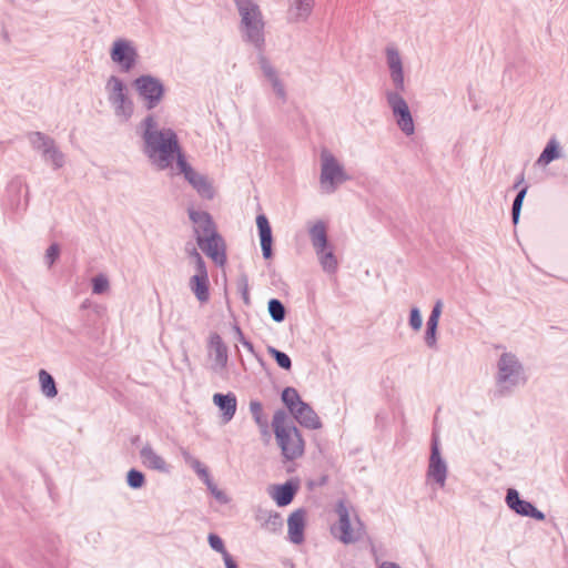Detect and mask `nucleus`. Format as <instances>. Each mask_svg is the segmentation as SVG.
Listing matches in <instances>:
<instances>
[{
    "mask_svg": "<svg viewBox=\"0 0 568 568\" xmlns=\"http://www.w3.org/2000/svg\"><path fill=\"white\" fill-rule=\"evenodd\" d=\"M255 519L261 527L272 534L280 532L283 528V518L280 513L271 511L258 507L255 511Z\"/></svg>",
    "mask_w": 568,
    "mask_h": 568,
    "instance_id": "nucleus-21",
    "label": "nucleus"
},
{
    "mask_svg": "<svg viewBox=\"0 0 568 568\" xmlns=\"http://www.w3.org/2000/svg\"><path fill=\"white\" fill-rule=\"evenodd\" d=\"M523 182H524V174L521 173V174L518 176L517 181L514 183L513 189H514V190L518 189V187H519V185H520Z\"/></svg>",
    "mask_w": 568,
    "mask_h": 568,
    "instance_id": "nucleus-59",
    "label": "nucleus"
},
{
    "mask_svg": "<svg viewBox=\"0 0 568 568\" xmlns=\"http://www.w3.org/2000/svg\"><path fill=\"white\" fill-rule=\"evenodd\" d=\"M497 368L496 383L500 395H504L511 387L525 383L523 366L514 354L503 353L498 359Z\"/></svg>",
    "mask_w": 568,
    "mask_h": 568,
    "instance_id": "nucleus-4",
    "label": "nucleus"
},
{
    "mask_svg": "<svg viewBox=\"0 0 568 568\" xmlns=\"http://www.w3.org/2000/svg\"><path fill=\"white\" fill-rule=\"evenodd\" d=\"M437 328L438 326L426 323L424 341L425 344L433 349L437 347Z\"/></svg>",
    "mask_w": 568,
    "mask_h": 568,
    "instance_id": "nucleus-45",
    "label": "nucleus"
},
{
    "mask_svg": "<svg viewBox=\"0 0 568 568\" xmlns=\"http://www.w3.org/2000/svg\"><path fill=\"white\" fill-rule=\"evenodd\" d=\"M194 275L196 276H209L206 263L202 256H199V258L194 261Z\"/></svg>",
    "mask_w": 568,
    "mask_h": 568,
    "instance_id": "nucleus-48",
    "label": "nucleus"
},
{
    "mask_svg": "<svg viewBox=\"0 0 568 568\" xmlns=\"http://www.w3.org/2000/svg\"><path fill=\"white\" fill-rule=\"evenodd\" d=\"M256 226L260 236V244L262 255L265 260H271L274 256L273 252V234L268 219L265 214H258L256 216Z\"/></svg>",
    "mask_w": 568,
    "mask_h": 568,
    "instance_id": "nucleus-15",
    "label": "nucleus"
},
{
    "mask_svg": "<svg viewBox=\"0 0 568 568\" xmlns=\"http://www.w3.org/2000/svg\"><path fill=\"white\" fill-rule=\"evenodd\" d=\"M114 113L116 116L123 118L125 121H128L134 111L133 101L130 98H126L124 101L116 103L113 105Z\"/></svg>",
    "mask_w": 568,
    "mask_h": 568,
    "instance_id": "nucleus-41",
    "label": "nucleus"
},
{
    "mask_svg": "<svg viewBox=\"0 0 568 568\" xmlns=\"http://www.w3.org/2000/svg\"><path fill=\"white\" fill-rule=\"evenodd\" d=\"M141 464L151 470H155L162 474H169L171 466L166 460L160 456L148 442L140 449Z\"/></svg>",
    "mask_w": 568,
    "mask_h": 568,
    "instance_id": "nucleus-14",
    "label": "nucleus"
},
{
    "mask_svg": "<svg viewBox=\"0 0 568 568\" xmlns=\"http://www.w3.org/2000/svg\"><path fill=\"white\" fill-rule=\"evenodd\" d=\"M22 186H23V182H22V180H21L20 178H16V179H13V180L10 182V184H9V186H8V190H9L10 192H13V191H14V192L19 193Z\"/></svg>",
    "mask_w": 568,
    "mask_h": 568,
    "instance_id": "nucleus-50",
    "label": "nucleus"
},
{
    "mask_svg": "<svg viewBox=\"0 0 568 568\" xmlns=\"http://www.w3.org/2000/svg\"><path fill=\"white\" fill-rule=\"evenodd\" d=\"M287 418L284 409H277L273 415L272 427L275 438L286 460H294L304 454V439L295 425L285 426Z\"/></svg>",
    "mask_w": 568,
    "mask_h": 568,
    "instance_id": "nucleus-3",
    "label": "nucleus"
},
{
    "mask_svg": "<svg viewBox=\"0 0 568 568\" xmlns=\"http://www.w3.org/2000/svg\"><path fill=\"white\" fill-rule=\"evenodd\" d=\"M310 237L316 253L329 248L331 243L328 241L327 226L323 221H317L310 229Z\"/></svg>",
    "mask_w": 568,
    "mask_h": 568,
    "instance_id": "nucleus-23",
    "label": "nucleus"
},
{
    "mask_svg": "<svg viewBox=\"0 0 568 568\" xmlns=\"http://www.w3.org/2000/svg\"><path fill=\"white\" fill-rule=\"evenodd\" d=\"M207 542L214 551L223 556V560L225 559V555H230L225 548L223 539L217 534L210 532L207 536Z\"/></svg>",
    "mask_w": 568,
    "mask_h": 568,
    "instance_id": "nucleus-42",
    "label": "nucleus"
},
{
    "mask_svg": "<svg viewBox=\"0 0 568 568\" xmlns=\"http://www.w3.org/2000/svg\"><path fill=\"white\" fill-rule=\"evenodd\" d=\"M185 251L190 258L196 261L201 254L197 252L196 247H194L191 243L186 244Z\"/></svg>",
    "mask_w": 568,
    "mask_h": 568,
    "instance_id": "nucleus-51",
    "label": "nucleus"
},
{
    "mask_svg": "<svg viewBox=\"0 0 568 568\" xmlns=\"http://www.w3.org/2000/svg\"><path fill=\"white\" fill-rule=\"evenodd\" d=\"M141 442V437L140 435H135L131 438V444L134 445V446H138Z\"/></svg>",
    "mask_w": 568,
    "mask_h": 568,
    "instance_id": "nucleus-60",
    "label": "nucleus"
},
{
    "mask_svg": "<svg viewBox=\"0 0 568 568\" xmlns=\"http://www.w3.org/2000/svg\"><path fill=\"white\" fill-rule=\"evenodd\" d=\"M237 288L242 295V300L245 305H251V298L248 293V277L245 273L241 274L237 278Z\"/></svg>",
    "mask_w": 568,
    "mask_h": 568,
    "instance_id": "nucleus-44",
    "label": "nucleus"
},
{
    "mask_svg": "<svg viewBox=\"0 0 568 568\" xmlns=\"http://www.w3.org/2000/svg\"><path fill=\"white\" fill-rule=\"evenodd\" d=\"M559 158H561V146L558 140L554 136L548 141L547 145L535 163L540 166H546Z\"/></svg>",
    "mask_w": 568,
    "mask_h": 568,
    "instance_id": "nucleus-29",
    "label": "nucleus"
},
{
    "mask_svg": "<svg viewBox=\"0 0 568 568\" xmlns=\"http://www.w3.org/2000/svg\"><path fill=\"white\" fill-rule=\"evenodd\" d=\"M281 399L291 414L304 402L298 392L292 386H287L282 390Z\"/></svg>",
    "mask_w": 568,
    "mask_h": 568,
    "instance_id": "nucleus-31",
    "label": "nucleus"
},
{
    "mask_svg": "<svg viewBox=\"0 0 568 568\" xmlns=\"http://www.w3.org/2000/svg\"><path fill=\"white\" fill-rule=\"evenodd\" d=\"M39 382H40L41 392L48 398H53L58 395L57 383H55L53 376L50 373H48L45 369H40Z\"/></svg>",
    "mask_w": 568,
    "mask_h": 568,
    "instance_id": "nucleus-32",
    "label": "nucleus"
},
{
    "mask_svg": "<svg viewBox=\"0 0 568 568\" xmlns=\"http://www.w3.org/2000/svg\"><path fill=\"white\" fill-rule=\"evenodd\" d=\"M224 565L225 568H239L237 562L231 555H225Z\"/></svg>",
    "mask_w": 568,
    "mask_h": 568,
    "instance_id": "nucleus-52",
    "label": "nucleus"
},
{
    "mask_svg": "<svg viewBox=\"0 0 568 568\" xmlns=\"http://www.w3.org/2000/svg\"><path fill=\"white\" fill-rule=\"evenodd\" d=\"M442 310H443V302L440 300H438L434 304L430 313H435L436 315L440 316L442 315Z\"/></svg>",
    "mask_w": 568,
    "mask_h": 568,
    "instance_id": "nucleus-53",
    "label": "nucleus"
},
{
    "mask_svg": "<svg viewBox=\"0 0 568 568\" xmlns=\"http://www.w3.org/2000/svg\"><path fill=\"white\" fill-rule=\"evenodd\" d=\"M386 60L395 91H405L403 62L398 50L388 47L386 49Z\"/></svg>",
    "mask_w": 568,
    "mask_h": 568,
    "instance_id": "nucleus-12",
    "label": "nucleus"
},
{
    "mask_svg": "<svg viewBox=\"0 0 568 568\" xmlns=\"http://www.w3.org/2000/svg\"><path fill=\"white\" fill-rule=\"evenodd\" d=\"M250 353H252L256 358L257 361L260 362V364L262 366L265 365L263 358L261 356H258L256 353H255V348H254V345L251 341L246 339L243 344H242Z\"/></svg>",
    "mask_w": 568,
    "mask_h": 568,
    "instance_id": "nucleus-49",
    "label": "nucleus"
},
{
    "mask_svg": "<svg viewBox=\"0 0 568 568\" xmlns=\"http://www.w3.org/2000/svg\"><path fill=\"white\" fill-rule=\"evenodd\" d=\"M305 516L306 511L303 508H298L287 518L288 539L295 545L304 541Z\"/></svg>",
    "mask_w": 568,
    "mask_h": 568,
    "instance_id": "nucleus-18",
    "label": "nucleus"
},
{
    "mask_svg": "<svg viewBox=\"0 0 568 568\" xmlns=\"http://www.w3.org/2000/svg\"><path fill=\"white\" fill-rule=\"evenodd\" d=\"M3 37H4V40H6L7 42H9V41H10L9 36H8V33H7V32H4Z\"/></svg>",
    "mask_w": 568,
    "mask_h": 568,
    "instance_id": "nucleus-62",
    "label": "nucleus"
},
{
    "mask_svg": "<svg viewBox=\"0 0 568 568\" xmlns=\"http://www.w3.org/2000/svg\"><path fill=\"white\" fill-rule=\"evenodd\" d=\"M61 248L58 243H52L45 251L44 261L51 267L60 257Z\"/></svg>",
    "mask_w": 568,
    "mask_h": 568,
    "instance_id": "nucleus-47",
    "label": "nucleus"
},
{
    "mask_svg": "<svg viewBox=\"0 0 568 568\" xmlns=\"http://www.w3.org/2000/svg\"><path fill=\"white\" fill-rule=\"evenodd\" d=\"M440 316L436 315L435 313H430L427 320V324H433L438 326Z\"/></svg>",
    "mask_w": 568,
    "mask_h": 568,
    "instance_id": "nucleus-56",
    "label": "nucleus"
},
{
    "mask_svg": "<svg viewBox=\"0 0 568 568\" xmlns=\"http://www.w3.org/2000/svg\"><path fill=\"white\" fill-rule=\"evenodd\" d=\"M200 473L205 476V484H206L207 489L210 490V493L214 496V498L220 504H227L230 501V498L227 497V495L223 490L217 488V486L213 483L212 479H210L207 470L206 469H202Z\"/></svg>",
    "mask_w": 568,
    "mask_h": 568,
    "instance_id": "nucleus-38",
    "label": "nucleus"
},
{
    "mask_svg": "<svg viewBox=\"0 0 568 568\" xmlns=\"http://www.w3.org/2000/svg\"><path fill=\"white\" fill-rule=\"evenodd\" d=\"M45 162L51 163L53 170H59L64 165V154L60 151V149L55 145L53 146L47 155L42 158Z\"/></svg>",
    "mask_w": 568,
    "mask_h": 568,
    "instance_id": "nucleus-40",
    "label": "nucleus"
},
{
    "mask_svg": "<svg viewBox=\"0 0 568 568\" xmlns=\"http://www.w3.org/2000/svg\"><path fill=\"white\" fill-rule=\"evenodd\" d=\"M298 480L288 479L284 484L271 486L270 495L278 507H285L293 501L298 491Z\"/></svg>",
    "mask_w": 568,
    "mask_h": 568,
    "instance_id": "nucleus-13",
    "label": "nucleus"
},
{
    "mask_svg": "<svg viewBox=\"0 0 568 568\" xmlns=\"http://www.w3.org/2000/svg\"><path fill=\"white\" fill-rule=\"evenodd\" d=\"M528 185H524L521 189L518 190L513 205H511V221L514 225H517L520 217V211L523 207L524 199L527 194Z\"/></svg>",
    "mask_w": 568,
    "mask_h": 568,
    "instance_id": "nucleus-35",
    "label": "nucleus"
},
{
    "mask_svg": "<svg viewBox=\"0 0 568 568\" xmlns=\"http://www.w3.org/2000/svg\"><path fill=\"white\" fill-rule=\"evenodd\" d=\"M145 475L141 470L136 468H131L126 473V484L130 488L140 489L145 485Z\"/></svg>",
    "mask_w": 568,
    "mask_h": 568,
    "instance_id": "nucleus-39",
    "label": "nucleus"
},
{
    "mask_svg": "<svg viewBox=\"0 0 568 568\" xmlns=\"http://www.w3.org/2000/svg\"><path fill=\"white\" fill-rule=\"evenodd\" d=\"M292 7L296 11V20H305L312 12L314 0H292Z\"/></svg>",
    "mask_w": 568,
    "mask_h": 568,
    "instance_id": "nucleus-37",
    "label": "nucleus"
},
{
    "mask_svg": "<svg viewBox=\"0 0 568 568\" xmlns=\"http://www.w3.org/2000/svg\"><path fill=\"white\" fill-rule=\"evenodd\" d=\"M213 403L221 412L222 423H230L233 419L237 408V398L235 394L232 392L226 394L215 393L213 395Z\"/></svg>",
    "mask_w": 568,
    "mask_h": 568,
    "instance_id": "nucleus-17",
    "label": "nucleus"
},
{
    "mask_svg": "<svg viewBox=\"0 0 568 568\" xmlns=\"http://www.w3.org/2000/svg\"><path fill=\"white\" fill-rule=\"evenodd\" d=\"M109 280L105 275L99 274L92 278V292L94 294H103L109 290Z\"/></svg>",
    "mask_w": 568,
    "mask_h": 568,
    "instance_id": "nucleus-43",
    "label": "nucleus"
},
{
    "mask_svg": "<svg viewBox=\"0 0 568 568\" xmlns=\"http://www.w3.org/2000/svg\"><path fill=\"white\" fill-rule=\"evenodd\" d=\"M189 286L200 303H206L210 300L209 276L193 275L190 278Z\"/></svg>",
    "mask_w": 568,
    "mask_h": 568,
    "instance_id": "nucleus-26",
    "label": "nucleus"
},
{
    "mask_svg": "<svg viewBox=\"0 0 568 568\" xmlns=\"http://www.w3.org/2000/svg\"><path fill=\"white\" fill-rule=\"evenodd\" d=\"M403 91H387L386 100L396 120V124L406 135L415 132V124L412 112L405 99L402 97Z\"/></svg>",
    "mask_w": 568,
    "mask_h": 568,
    "instance_id": "nucleus-7",
    "label": "nucleus"
},
{
    "mask_svg": "<svg viewBox=\"0 0 568 568\" xmlns=\"http://www.w3.org/2000/svg\"><path fill=\"white\" fill-rule=\"evenodd\" d=\"M154 114H148L140 126L143 129L144 153L160 169L165 170L176 161V168L184 179L195 171L186 161L180 145L178 134L173 129L156 130Z\"/></svg>",
    "mask_w": 568,
    "mask_h": 568,
    "instance_id": "nucleus-1",
    "label": "nucleus"
},
{
    "mask_svg": "<svg viewBox=\"0 0 568 568\" xmlns=\"http://www.w3.org/2000/svg\"><path fill=\"white\" fill-rule=\"evenodd\" d=\"M106 89L109 90V102L112 106L129 98L126 94L128 88L125 83L116 75H111L109 78Z\"/></svg>",
    "mask_w": 568,
    "mask_h": 568,
    "instance_id": "nucleus-25",
    "label": "nucleus"
},
{
    "mask_svg": "<svg viewBox=\"0 0 568 568\" xmlns=\"http://www.w3.org/2000/svg\"><path fill=\"white\" fill-rule=\"evenodd\" d=\"M28 140L34 150L41 152L42 156L47 155V153L57 145L55 141L51 136L39 131L30 132L28 134Z\"/></svg>",
    "mask_w": 568,
    "mask_h": 568,
    "instance_id": "nucleus-27",
    "label": "nucleus"
},
{
    "mask_svg": "<svg viewBox=\"0 0 568 568\" xmlns=\"http://www.w3.org/2000/svg\"><path fill=\"white\" fill-rule=\"evenodd\" d=\"M267 353L276 362L278 367L284 371L292 369V359L285 352H282L274 346H267Z\"/></svg>",
    "mask_w": 568,
    "mask_h": 568,
    "instance_id": "nucleus-36",
    "label": "nucleus"
},
{
    "mask_svg": "<svg viewBox=\"0 0 568 568\" xmlns=\"http://www.w3.org/2000/svg\"><path fill=\"white\" fill-rule=\"evenodd\" d=\"M185 180L196 190L202 199L212 200L214 197L215 192L213 185L205 175L194 171L193 174L186 176Z\"/></svg>",
    "mask_w": 568,
    "mask_h": 568,
    "instance_id": "nucleus-24",
    "label": "nucleus"
},
{
    "mask_svg": "<svg viewBox=\"0 0 568 568\" xmlns=\"http://www.w3.org/2000/svg\"><path fill=\"white\" fill-rule=\"evenodd\" d=\"M132 87L148 111L155 109L162 102L166 92L163 81L152 74H142L135 78Z\"/></svg>",
    "mask_w": 568,
    "mask_h": 568,
    "instance_id": "nucleus-6",
    "label": "nucleus"
},
{
    "mask_svg": "<svg viewBox=\"0 0 568 568\" xmlns=\"http://www.w3.org/2000/svg\"><path fill=\"white\" fill-rule=\"evenodd\" d=\"M426 476L434 480L440 488L446 484L447 465L440 454L437 436L433 435L430 444V455Z\"/></svg>",
    "mask_w": 568,
    "mask_h": 568,
    "instance_id": "nucleus-10",
    "label": "nucleus"
},
{
    "mask_svg": "<svg viewBox=\"0 0 568 568\" xmlns=\"http://www.w3.org/2000/svg\"><path fill=\"white\" fill-rule=\"evenodd\" d=\"M110 57L120 67L122 72L128 73L136 65L139 53L131 41L118 39L111 47Z\"/></svg>",
    "mask_w": 568,
    "mask_h": 568,
    "instance_id": "nucleus-9",
    "label": "nucleus"
},
{
    "mask_svg": "<svg viewBox=\"0 0 568 568\" xmlns=\"http://www.w3.org/2000/svg\"><path fill=\"white\" fill-rule=\"evenodd\" d=\"M320 264L322 268L329 274H333L337 271L338 262L337 258L333 252L332 245H329V248L322 251L321 253H316Z\"/></svg>",
    "mask_w": 568,
    "mask_h": 568,
    "instance_id": "nucleus-33",
    "label": "nucleus"
},
{
    "mask_svg": "<svg viewBox=\"0 0 568 568\" xmlns=\"http://www.w3.org/2000/svg\"><path fill=\"white\" fill-rule=\"evenodd\" d=\"M292 416L305 428L318 429L322 427V422L316 412L306 402H303L301 406L295 409Z\"/></svg>",
    "mask_w": 568,
    "mask_h": 568,
    "instance_id": "nucleus-20",
    "label": "nucleus"
},
{
    "mask_svg": "<svg viewBox=\"0 0 568 568\" xmlns=\"http://www.w3.org/2000/svg\"><path fill=\"white\" fill-rule=\"evenodd\" d=\"M258 62H260V67L263 71L264 77L271 82L275 94L283 102H285L286 101V91H285V87H284L283 82L281 81V79L277 74V71L271 64L268 59L263 54L260 55Z\"/></svg>",
    "mask_w": 568,
    "mask_h": 568,
    "instance_id": "nucleus-19",
    "label": "nucleus"
},
{
    "mask_svg": "<svg viewBox=\"0 0 568 568\" xmlns=\"http://www.w3.org/2000/svg\"><path fill=\"white\" fill-rule=\"evenodd\" d=\"M378 568H400L397 564L390 561L381 562Z\"/></svg>",
    "mask_w": 568,
    "mask_h": 568,
    "instance_id": "nucleus-57",
    "label": "nucleus"
},
{
    "mask_svg": "<svg viewBox=\"0 0 568 568\" xmlns=\"http://www.w3.org/2000/svg\"><path fill=\"white\" fill-rule=\"evenodd\" d=\"M267 310L271 318L276 323L284 322L286 317V307L278 298H271L267 303Z\"/></svg>",
    "mask_w": 568,
    "mask_h": 568,
    "instance_id": "nucleus-34",
    "label": "nucleus"
},
{
    "mask_svg": "<svg viewBox=\"0 0 568 568\" xmlns=\"http://www.w3.org/2000/svg\"><path fill=\"white\" fill-rule=\"evenodd\" d=\"M545 514L535 507V520H544Z\"/></svg>",
    "mask_w": 568,
    "mask_h": 568,
    "instance_id": "nucleus-58",
    "label": "nucleus"
},
{
    "mask_svg": "<svg viewBox=\"0 0 568 568\" xmlns=\"http://www.w3.org/2000/svg\"><path fill=\"white\" fill-rule=\"evenodd\" d=\"M408 324L413 331L417 332L422 328L423 317L420 310L417 306H413L409 311Z\"/></svg>",
    "mask_w": 568,
    "mask_h": 568,
    "instance_id": "nucleus-46",
    "label": "nucleus"
},
{
    "mask_svg": "<svg viewBox=\"0 0 568 568\" xmlns=\"http://www.w3.org/2000/svg\"><path fill=\"white\" fill-rule=\"evenodd\" d=\"M196 244L217 266L226 264V244L219 232L196 236Z\"/></svg>",
    "mask_w": 568,
    "mask_h": 568,
    "instance_id": "nucleus-8",
    "label": "nucleus"
},
{
    "mask_svg": "<svg viewBox=\"0 0 568 568\" xmlns=\"http://www.w3.org/2000/svg\"><path fill=\"white\" fill-rule=\"evenodd\" d=\"M371 552L375 562H379L381 557L378 555V549L373 541H371Z\"/></svg>",
    "mask_w": 568,
    "mask_h": 568,
    "instance_id": "nucleus-55",
    "label": "nucleus"
},
{
    "mask_svg": "<svg viewBox=\"0 0 568 568\" xmlns=\"http://www.w3.org/2000/svg\"><path fill=\"white\" fill-rule=\"evenodd\" d=\"M321 187L324 193L331 194L351 178L338 160L326 149L321 152Z\"/></svg>",
    "mask_w": 568,
    "mask_h": 568,
    "instance_id": "nucleus-5",
    "label": "nucleus"
},
{
    "mask_svg": "<svg viewBox=\"0 0 568 568\" xmlns=\"http://www.w3.org/2000/svg\"><path fill=\"white\" fill-rule=\"evenodd\" d=\"M505 500L508 508L517 515L532 517V503L521 499L517 489L508 488Z\"/></svg>",
    "mask_w": 568,
    "mask_h": 568,
    "instance_id": "nucleus-22",
    "label": "nucleus"
},
{
    "mask_svg": "<svg viewBox=\"0 0 568 568\" xmlns=\"http://www.w3.org/2000/svg\"><path fill=\"white\" fill-rule=\"evenodd\" d=\"M234 329H235V333H236V336H237V341L243 344L247 338L244 336L241 327L239 325H235L234 326Z\"/></svg>",
    "mask_w": 568,
    "mask_h": 568,
    "instance_id": "nucleus-54",
    "label": "nucleus"
},
{
    "mask_svg": "<svg viewBox=\"0 0 568 568\" xmlns=\"http://www.w3.org/2000/svg\"><path fill=\"white\" fill-rule=\"evenodd\" d=\"M210 347L215 352V363L221 369L227 365V346L223 342L222 337L217 333L210 335Z\"/></svg>",
    "mask_w": 568,
    "mask_h": 568,
    "instance_id": "nucleus-28",
    "label": "nucleus"
},
{
    "mask_svg": "<svg viewBox=\"0 0 568 568\" xmlns=\"http://www.w3.org/2000/svg\"><path fill=\"white\" fill-rule=\"evenodd\" d=\"M189 219L194 223V235H206L217 232L212 215L206 211H197L192 207L187 210Z\"/></svg>",
    "mask_w": 568,
    "mask_h": 568,
    "instance_id": "nucleus-16",
    "label": "nucleus"
},
{
    "mask_svg": "<svg viewBox=\"0 0 568 568\" xmlns=\"http://www.w3.org/2000/svg\"><path fill=\"white\" fill-rule=\"evenodd\" d=\"M335 511L338 515V525L332 527V534L345 545L357 541L359 537L354 535L345 500L337 501Z\"/></svg>",
    "mask_w": 568,
    "mask_h": 568,
    "instance_id": "nucleus-11",
    "label": "nucleus"
},
{
    "mask_svg": "<svg viewBox=\"0 0 568 568\" xmlns=\"http://www.w3.org/2000/svg\"><path fill=\"white\" fill-rule=\"evenodd\" d=\"M327 480H328V476L327 475H324L320 478V481H318V485L320 486H324L327 484Z\"/></svg>",
    "mask_w": 568,
    "mask_h": 568,
    "instance_id": "nucleus-61",
    "label": "nucleus"
},
{
    "mask_svg": "<svg viewBox=\"0 0 568 568\" xmlns=\"http://www.w3.org/2000/svg\"><path fill=\"white\" fill-rule=\"evenodd\" d=\"M250 412L252 414L254 422L260 427L261 433L263 435H267L268 434V420H267V417L263 413L262 403L258 400H251L250 402Z\"/></svg>",
    "mask_w": 568,
    "mask_h": 568,
    "instance_id": "nucleus-30",
    "label": "nucleus"
},
{
    "mask_svg": "<svg viewBox=\"0 0 568 568\" xmlns=\"http://www.w3.org/2000/svg\"><path fill=\"white\" fill-rule=\"evenodd\" d=\"M233 1L241 17L239 29L243 41L262 53L265 47V21L260 6L253 0Z\"/></svg>",
    "mask_w": 568,
    "mask_h": 568,
    "instance_id": "nucleus-2",
    "label": "nucleus"
}]
</instances>
